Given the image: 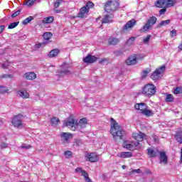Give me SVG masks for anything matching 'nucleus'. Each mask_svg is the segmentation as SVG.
<instances>
[{
  "label": "nucleus",
  "mask_w": 182,
  "mask_h": 182,
  "mask_svg": "<svg viewBox=\"0 0 182 182\" xmlns=\"http://www.w3.org/2000/svg\"><path fill=\"white\" fill-rule=\"evenodd\" d=\"M111 129H110V133L114 140H117L119 139V140H122L123 139V133H124V131L122 128V127L116 122V120L114 119L111 118Z\"/></svg>",
  "instance_id": "nucleus-1"
},
{
  "label": "nucleus",
  "mask_w": 182,
  "mask_h": 182,
  "mask_svg": "<svg viewBox=\"0 0 182 182\" xmlns=\"http://www.w3.org/2000/svg\"><path fill=\"white\" fill-rule=\"evenodd\" d=\"M63 126L75 132L77 130V121H76L73 116H70L67 119L64 120Z\"/></svg>",
  "instance_id": "nucleus-2"
},
{
  "label": "nucleus",
  "mask_w": 182,
  "mask_h": 182,
  "mask_svg": "<svg viewBox=\"0 0 182 182\" xmlns=\"http://www.w3.org/2000/svg\"><path fill=\"white\" fill-rule=\"evenodd\" d=\"M119 8V2L117 0H108L105 6V12L110 14V12H114Z\"/></svg>",
  "instance_id": "nucleus-3"
},
{
  "label": "nucleus",
  "mask_w": 182,
  "mask_h": 182,
  "mask_svg": "<svg viewBox=\"0 0 182 182\" xmlns=\"http://www.w3.org/2000/svg\"><path fill=\"white\" fill-rule=\"evenodd\" d=\"M57 75L59 77H65L66 76H69V75H72V72L70 71V65L66 63H63L61 65V70L58 71Z\"/></svg>",
  "instance_id": "nucleus-4"
},
{
  "label": "nucleus",
  "mask_w": 182,
  "mask_h": 182,
  "mask_svg": "<svg viewBox=\"0 0 182 182\" xmlns=\"http://www.w3.org/2000/svg\"><path fill=\"white\" fill-rule=\"evenodd\" d=\"M142 93L147 97H151L156 95V86L153 84H147L142 89Z\"/></svg>",
  "instance_id": "nucleus-5"
},
{
  "label": "nucleus",
  "mask_w": 182,
  "mask_h": 182,
  "mask_svg": "<svg viewBox=\"0 0 182 182\" xmlns=\"http://www.w3.org/2000/svg\"><path fill=\"white\" fill-rule=\"evenodd\" d=\"M95 4L92 1H88L83 7L80 9V12L78 13V18H85V15L89 14V11L90 9L93 8Z\"/></svg>",
  "instance_id": "nucleus-6"
},
{
  "label": "nucleus",
  "mask_w": 182,
  "mask_h": 182,
  "mask_svg": "<svg viewBox=\"0 0 182 182\" xmlns=\"http://www.w3.org/2000/svg\"><path fill=\"white\" fill-rule=\"evenodd\" d=\"M11 124L17 129H21L23 126V124H22V115H14L11 119Z\"/></svg>",
  "instance_id": "nucleus-7"
},
{
  "label": "nucleus",
  "mask_w": 182,
  "mask_h": 182,
  "mask_svg": "<svg viewBox=\"0 0 182 182\" xmlns=\"http://www.w3.org/2000/svg\"><path fill=\"white\" fill-rule=\"evenodd\" d=\"M164 70H166V66L162 65L161 68L156 69L151 75V78L153 80H157L161 77V75L164 73Z\"/></svg>",
  "instance_id": "nucleus-8"
},
{
  "label": "nucleus",
  "mask_w": 182,
  "mask_h": 182,
  "mask_svg": "<svg viewBox=\"0 0 182 182\" xmlns=\"http://www.w3.org/2000/svg\"><path fill=\"white\" fill-rule=\"evenodd\" d=\"M52 36L53 34L50 32H46L43 35V41L41 43L38 44V48H41L43 45H48V43H50V39H52Z\"/></svg>",
  "instance_id": "nucleus-9"
},
{
  "label": "nucleus",
  "mask_w": 182,
  "mask_h": 182,
  "mask_svg": "<svg viewBox=\"0 0 182 182\" xmlns=\"http://www.w3.org/2000/svg\"><path fill=\"white\" fill-rule=\"evenodd\" d=\"M143 56L140 57L139 55L134 54L127 59L126 63L129 66L132 65H136L139 59H143Z\"/></svg>",
  "instance_id": "nucleus-10"
},
{
  "label": "nucleus",
  "mask_w": 182,
  "mask_h": 182,
  "mask_svg": "<svg viewBox=\"0 0 182 182\" xmlns=\"http://www.w3.org/2000/svg\"><path fill=\"white\" fill-rule=\"evenodd\" d=\"M60 138L62 143H64V144H69L70 139L73 138V135L69 132H62L60 134Z\"/></svg>",
  "instance_id": "nucleus-11"
},
{
  "label": "nucleus",
  "mask_w": 182,
  "mask_h": 182,
  "mask_svg": "<svg viewBox=\"0 0 182 182\" xmlns=\"http://www.w3.org/2000/svg\"><path fill=\"white\" fill-rule=\"evenodd\" d=\"M132 137L137 141L136 144H134V146H137L140 141H143L144 139H146V134L144 133L139 132V133H134L132 134Z\"/></svg>",
  "instance_id": "nucleus-12"
},
{
  "label": "nucleus",
  "mask_w": 182,
  "mask_h": 182,
  "mask_svg": "<svg viewBox=\"0 0 182 182\" xmlns=\"http://www.w3.org/2000/svg\"><path fill=\"white\" fill-rule=\"evenodd\" d=\"M85 159L87 161H90V163H95L99 160V156L96 154L95 153H90V154H87L85 155Z\"/></svg>",
  "instance_id": "nucleus-13"
},
{
  "label": "nucleus",
  "mask_w": 182,
  "mask_h": 182,
  "mask_svg": "<svg viewBox=\"0 0 182 182\" xmlns=\"http://www.w3.org/2000/svg\"><path fill=\"white\" fill-rule=\"evenodd\" d=\"M136 25V20L132 19L129 21L123 27L122 31L123 32H127V31H131L133 27Z\"/></svg>",
  "instance_id": "nucleus-14"
},
{
  "label": "nucleus",
  "mask_w": 182,
  "mask_h": 182,
  "mask_svg": "<svg viewBox=\"0 0 182 182\" xmlns=\"http://www.w3.org/2000/svg\"><path fill=\"white\" fill-rule=\"evenodd\" d=\"M97 59V57L90 54L83 58V62L85 63H87V65H90L92 63H95V62H96Z\"/></svg>",
  "instance_id": "nucleus-15"
},
{
  "label": "nucleus",
  "mask_w": 182,
  "mask_h": 182,
  "mask_svg": "<svg viewBox=\"0 0 182 182\" xmlns=\"http://www.w3.org/2000/svg\"><path fill=\"white\" fill-rule=\"evenodd\" d=\"M147 105L144 102L136 103L134 105V109L136 110H141V113L142 112H144L147 109Z\"/></svg>",
  "instance_id": "nucleus-16"
},
{
  "label": "nucleus",
  "mask_w": 182,
  "mask_h": 182,
  "mask_svg": "<svg viewBox=\"0 0 182 182\" xmlns=\"http://www.w3.org/2000/svg\"><path fill=\"white\" fill-rule=\"evenodd\" d=\"M113 14L105 15L102 20V23H112L113 22Z\"/></svg>",
  "instance_id": "nucleus-17"
},
{
  "label": "nucleus",
  "mask_w": 182,
  "mask_h": 182,
  "mask_svg": "<svg viewBox=\"0 0 182 182\" xmlns=\"http://www.w3.org/2000/svg\"><path fill=\"white\" fill-rule=\"evenodd\" d=\"M147 150L148 156H149V157H157V156L160 154V151L157 149L149 148Z\"/></svg>",
  "instance_id": "nucleus-18"
},
{
  "label": "nucleus",
  "mask_w": 182,
  "mask_h": 182,
  "mask_svg": "<svg viewBox=\"0 0 182 182\" xmlns=\"http://www.w3.org/2000/svg\"><path fill=\"white\" fill-rule=\"evenodd\" d=\"M17 94L18 95V96H20V97H21L22 99H29V92H28V91L26 90H18L17 92Z\"/></svg>",
  "instance_id": "nucleus-19"
},
{
  "label": "nucleus",
  "mask_w": 182,
  "mask_h": 182,
  "mask_svg": "<svg viewBox=\"0 0 182 182\" xmlns=\"http://www.w3.org/2000/svg\"><path fill=\"white\" fill-rule=\"evenodd\" d=\"M87 124V119L86 118H82L80 119L79 123H77V129H85Z\"/></svg>",
  "instance_id": "nucleus-20"
},
{
  "label": "nucleus",
  "mask_w": 182,
  "mask_h": 182,
  "mask_svg": "<svg viewBox=\"0 0 182 182\" xmlns=\"http://www.w3.org/2000/svg\"><path fill=\"white\" fill-rule=\"evenodd\" d=\"M23 77H26L27 80H33L36 79V75L33 72H29L24 74Z\"/></svg>",
  "instance_id": "nucleus-21"
},
{
  "label": "nucleus",
  "mask_w": 182,
  "mask_h": 182,
  "mask_svg": "<svg viewBox=\"0 0 182 182\" xmlns=\"http://www.w3.org/2000/svg\"><path fill=\"white\" fill-rule=\"evenodd\" d=\"M159 156H160L161 163H164V164H167L168 158H167V155H166V153L165 152H160Z\"/></svg>",
  "instance_id": "nucleus-22"
},
{
  "label": "nucleus",
  "mask_w": 182,
  "mask_h": 182,
  "mask_svg": "<svg viewBox=\"0 0 182 182\" xmlns=\"http://www.w3.org/2000/svg\"><path fill=\"white\" fill-rule=\"evenodd\" d=\"M132 156V152H122L121 154L117 155V156L121 157V159H130Z\"/></svg>",
  "instance_id": "nucleus-23"
},
{
  "label": "nucleus",
  "mask_w": 182,
  "mask_h": 182,
  "mask_svg": "<svg viewBox=\"0 0 182 182\" xmlns=\"http://www.w3.org/2000/svg\"><path fill=\"white\" fill-rule=\"evenodd\" d=\"M155 6L156 8H164V6H166V0H158L155 3Z\"/></svg>",
  "instance_id": "nucleus-24"
},
{
  "label": "nucleus",
  "mask_w": 182,
  "mask_h": 182,
  "mask_svg": "<svg viewBox=\"0 0 182 182\" xmlns=\"http://www.w3.org/2000/svg\"><path fill=\"white\" fill-rule=\"evenodd\" d=\"M157 22V18H156V16H151L150 17L148 21H147V23L152 27L153 25H155V23Z\"/></svg>",
  "instance_id": "nucleus-25"
},
{
  "label": "nucleus",
  "mask_w": 182,
  "mask_h": 182,
  "mask_svg": "<svg viewBox=\"0 0 182 182\" xmlns=\"http://www.w3.org/2000/svg\"><path fill=\"white\" fill-rule=\"evenodd\" d=\"M118 43H119V38H116L114 37H109L108 38V43L109 45H117Z\"/></svg>",
  "instance_id": "nucleus-26"
},
{
  "label": "nucleus",
  "mask_w": 182,
  "mask_h": 182,
  "mask_svg": "<svg viewBox=\"0 0 182 182\" xmlns=\"http://www.w3.org/2000/svg\"><path fill=\"white\" fill-rule=\"evenodd\" d=\"M59 49H53L50 51L48 56L49 58H55V56H58L59 55Z\"/></svg>",
  "instance_id": "nucleus-27"
},
{
  "label": "nucleus",
  "mask_w": 182,
  "mask_h": 182,
  "mask_svg": "<svg viewBox=\"0 0 182 182\" xmlns=\"http://www.w3.org/2000/svg\"><path fill=\"white\" fill-rule=\"evenodd\" d=\"M55 18L53 16L46 17L43 19V23H52L53 21H54Z\"/></svg>",
  "instance_id": "nucleus-28"
},
{
  "label": "nucleus",
  "mask_w": 182,
  "mask_h": 182,
  "mask_svg": "<svg viewBox=\"0 0 182 182\" xmlns=\"http://www.w3.org/2000/svg\"><path fill=\"white\" fill-rule=\"evenodd\" d=\"M176 5V0H166L165 6L167 8H171V6H174Z\"/></svg>",
  "instance_id": "nucleus-29"
},
{
  "label": "nucleus",
  "mask_w": 182,
  "mask_h": 182,
  "mask_svg": "<svg viewBox=\"0 0 182 182\" xmlns=\"http://www.w3.org/2000/svg\"><path fill=\"white\" fill-rule=\"evenodd\" d=\"M134 41H136V38L132 36L127 41L126 45H127V46H132V45H134Z\"/></svg>",
  "instance_id": "nucleus-30"
},
{
  "label": "nucleus",
  "mask_w": 182,
  "mask_h": 182,
  "mask_svg": "<svg viewBox=\"0 0 182 182\" xmlns=\"http://www.w3.org/2000/svg\"><path fill=\"white\" fill-rule=\"evenodd\" d=\"M176 139L178 143H179L180 144H182V131L177 132Z\"/></svg>",
  "instance_id": "nucleus-31"
},
{
  "label": "nucleus",
  "mask_w": 182,
  "mask_h": 182,
  "mask_svg": "<svg viewBox=\"0 0 182 182\" xmlns=\"http://www.w3.org/2000/svg\"><path fill=\"white\" fill-rule=\"evenodd\" d=\"M141 113L142 114H144V116H147L148 117L150 116H153L154 114L153 112H151V110L147 108L144 111H143Z\"/></svg>",
  "instance_id": "nucleus-32"
},
{
  "label": "nucleus",
  "mask_w": 182,
  "mask_h": 182,
  "mask_svg": "<svg viewBox=\"0 0 182 182\" xmlns=\"http://www.w3.org/2000/svg\"><path fill=\"white\" fill-rule=\"evenodd\" d=\"M36 2V0H27L24 1L23 5H27L28 7L33 6V4Z\"/></svg>",
  "instance_id": "nucleus-33"
},
{
  "label": "nucleus",
  "mask_w": 182,
  "mask_h": 182,
  "mask_svg": "<svg viewBox=\"0 0 182 182\" xmlns=\"http://www.w3.org/2000/svg\"><path fill=\"white\" fill-rule=\"evenodd\" d=\"M168 23H170V20L161 21L158 24V28H161V26H166V25H168Z\"/></svg>",
  "instance_id": "nucleus-34"
},
{
  "label": "nucleus",
  "mask_w": 182,
  "mask_h": 182,
  "mask_svg": "<svg viewBox=\"0 0 182 182\" xmlns=\"http://www.w3.org/2000/svg\"><path fill=\"white\" fill-rule=\"evenodd\" d=\"M59 118L58 117H53L51 119V124L52 126H58L59 124Z\"/></svg>",
  "instance_id": "nucleus-35"
},
{
  "label": "nucleus",
  "mask_w": 182,
  "mask_h": 182,
  "mask_svg": "<svg viewBox=\"0 0 182 182\" xmlns=\"http://www.w3.org/2000/svg\"><path fill=\"white\" fill-rule=\"evenodd\" d=\"M33 21V17L30 16L29 17L26 18L23 22V25H28V23H29V22Z\"/></svg>",
  "instance_id": "nucleus-36"
},
{
  "label": "nucleus",
  "mask_w": 182,
  "mask_h": 182,
  "mask_svg": "<svg viewBox=\"0 0 182 182\" xmlns=\"http://www.w3.org/2000/svg\"><path fill=\"white\" fill-rule=\"evenodd\" d=\"M151 27L146 23L141 29V32H147Z\"/></svg>",
  "instance_id": "nucleus-37"
},
{
  "label": "nucleus",
  "mask_w": 182,
  "mask_h": 182,
  "mask_svg": "<svg viewBox=\"0 0 182 182\" xmlns=\"http://www.w3.org/2000/svg\"><path fill=\"white\" fill-rule=\"evenodd\" d=\"M173 93H174V95H181L182 87H176L175 89H173Z\"/></svg>",
  "instance_id": "nucleus-38"
},
{
  "label": "nucleus",
  "mask_w": 182,
  "mask_h": 182,
  "mask_svg": "<svg viewBox=\"0 0 182 182\" xmlns=\"http://www.w3.org/2000/svg\"><path fill=\"white\" fill-rule=\"evenodd\" d=\"M17 25H19V21L11 23L9 25L8 29H14L16 28Z\"/></svg>",
  "instance_id": "nucleus-39"
},
{
  "label": "nucleus",
  "mask_w": 182,
  "mask_h": 182,
  "mask_svg": "<svg viewBox=\"0 0 182 182\" xmlns=\"http://www.w3.org/2000/svg\"><path fill=\"white\" fill-rule=\"evenodd\" d=\"M166 102H174V97H173V95H171V94L166 95Z\"/></svg>",
  "instance_id": "nucleus-40"
},
{
  "label": "nucleus",
  "mask_w": 182,
  "mask_h": 182,
  "mask_svg": "<svg viewBox=\"0 0 182 182\" xmlns=\"http://www.w3.org/2000/svg\"><path fill=\"white\" fill-rule=\"evenodd\" d=\"M140 173H141V170H140V168L138 169H133L131 168V171L129 172V174H140Z\"/></svg>",
  "instance_id": "nucleus-41"
},
{
  "label": "nucleus",
  "mask_w": 182,
  "mask_h": 182,
  "mask_svg": "<svg viewBox=\"0 0 182 182\" xmlns=\"http://www.w3.org/2000/svg\"><path fill=\"white\" fill-rule=\"evenodd\" d=\"M149 73H150V69L147 68L145 70H144L142 72V79H144L145 77H146Z\"/></svg>",
  "instance_id": "nucleus-42"
},
{
  "label": "nucleus",
  "mask_w": 182,
  "mask_h": 182,
  "mask_svg": "<svg viewBox=\"0 0 182 182\" xmlns=\"http://www.w3.org/2000/svg\"><path fill=\"white\" fill-rule=\"evenodd\" d=\"M9 89L6 88V87L4 86H0V93H6V92H9Z\"/></svg>",
  "instance_id": "nucleus-43"
},
{
  "label": "nucleus",
  "mask_w": 182,
  "mask_h": 182,
  "mask_svg": "<svg viewBox=\"0 0 182 182\" xmlns=\"http://www.w3.org/2000/svg\"><path fill=\"white\" fill-rule=\"evenodd\" d=\"M151 38V36L150 35H147L146 37H145L143 39V42L144 43H149V42H150V39Z\"/></svg>",
  "instance_id": "nucleus-44"
},
{
  "label": "nucleus",
  "mask_w": 182,
  "mask_h": 182,
  "mask_svg": "<svg viewBox=\"0 0 182 182\" xmlns=\"http://www.w3.org/2000/svg\"><path fill=\"white\" fill-rule=\"evenodd\" d=\"M170 36H171V38H174V37L177 36V31L176 30H172L170 32Z\"/></svg>",
  "instance_id": "nucleus-45"
},
{
  "label": "nucleus",
  "mask_w": 182,
  "mask_h": 182,
  "mask_svg": "<svg viewBox=\"0 0 182 182\" xmlns=\"http://www.w3.org/2000/svg\"><path fill=\"white\" fill-rule=\"evenodd\" d=\"M133 147H134V145H133V144H127L125 145V149H128V150H133Z\"/></svg>",
  "instance_id": "nucleus-46"
},
{
  "label": "nucleus",
  "mask_w": 182,
  "mask_h": 182,
  "mask_svg": "<svg viewBox=\"0 0 182 182\" xmlns=\"http://www.w3.org/2000/svg\"><path fill=\"white\" fill-rule=\"evenodd\" d=\"M20 147L21 149H25V150H28V149H32V146L31 145H26V144H23Z\"/></svg>",
  "instance_id": "nucleus-47"
},
{
  "label": "nucleus",
  "mask_w": 182,
  "mask_h": 182,
  "mask_svg": "<svg viewBox=\"0 0 182 182\" xmlns=\"http://www.w3.org/2000/svg\"><path fill=\"white\" fill-rule=\"evenodd\" d=\"M64 155L65 157H70V156H72V151H65L64 152Z\"/></svg>",
  "instance_id": "nucleus-48"
},
{
  "label": "nucleus",
  "mask_w": 182,
  "mask_h": 182,
  "mask_svg": "<svg viewBox=\"0 0 182 182\" xmlns=\"http://www.w3.org/2000/svg\"><path fill=\"white\" fill-rule=\"evenodd\" d=\"M19 14H21V10H18L17 11L14 12L11 16L13 18H16V16H18V15H19Z\"/></svg>",
  "instance_id": "nucleus-49"
},
{
  "label": "nucleus",
  "mask_w": 182,
  "mask_h": 182,
  "mask_svg": "<svg viewBox=\"0 0 182 182\" xmlns=\"http://www.w3.org/2000/svg\"><path fill=\"white\" fill-rule=\"evenodd\" d=\"M60 6V0H58L55 4H54V7L55 8H59Z\"/></svg>",
  "instance_id": "nucleus-50"
},
{
  "label": "nucleus",
  "mask_w": 182,
  "mask_h": 182,
  "mask_svg": "<svg viewBox=\"0 0 182 182\" xmlns=\"http://www.w3.org/2000/svg\"><path fill=\"white\" fill-rule=\"evenodd\" d=\"M1 77H2L3 79L5 78V77H10V78H12V77H14V75L4 74V75H3L1 76Z\"/></svg>",
  "instance_id": "nucleus-51"
},
{
  "label": "nucleus",
  "mask_w": 182,
  "mask_h": 182,
  "mask_svg": "<svg viewBox=\"0 0 182 182\" xmlns=\"http://www.w3.org/2000/svg\"><path fill=\"white\" fill-rule=\"evenodd\" d=\"M1 149H6L8 147V144L3 142L1 144Z\"/></svg>",
  "instance_id": "nucleus-52"
},
{
  "label": "nucleus",
  "mask_w": 182,
  "mask_h": 182,
  "mask_svg": "<svg viewBox=\"0 0 182 182\" xmlns=\"http://www.w3.org/2000/svg\"><path fill=\"white\" fill-rule=\"evenodd\" d=\"M4 30H5V26L4 25L0 26V34L2 33V32H4Z\"/></svg>",
  "instance_id": "nucleus-53"
},
{
  "label": "nucleus",
  "mask_w": 182,
  "mask_h": 182,
  "mask_svg": "<svg viewBox=\"0 0 182 182\" xmlns=\"http://www.w3.org/2000/svg\"><path fill=\"white\" fill-rule=\"evenodd\" d=\"M105 62H107V58H103V59H102V60H100L99 61V63L103 64V63H105Z\"/></svg>",
  "instance_id": "nucleus-54"
},
{
  "label": "nucleus",
  "mask_w": 182,
  "mask_h": 182,
  "mask_svg": "<svg viewBox=\"0 0 182 182\" xmlns=\"http://www.w3.org/2000/svg\"><path fill=\"white\" fill-rule=\"evenodd\" d=\"M166 9H162L159 11V14L163 15L166 12Z\"/></svg>",
  "instance_id": "nucleus-55"
},
{
  "label": "nucleus",
  "mask_w": 182,
  "mask_h": 182,
  "mask_svg": "<svg viewBox=\"0 0 182 182\" xmlns=\"http://www.w3.org/2000/svg\"><path fill=\"white\" fill-rule=\"evenodd\" d=\"M122 168H123V170H126V168H127L126 165H123V166H122Z\"/></svg>",
  "instance_id": "nucleus-56"
},
{
  "label": "nucleus",
  "mask_w": 182,
  "mask_h": 182,
  "mask_svg": "<svg viewBox=\"0 0 182 182\" xmlns=\"http://www.w3.org/2000/svg\"><path fill=\"white\" fill-rule=\"evenodd\" d=\"M3 68H4V69H6V68H8V66L5 64H3Z\"/></svg>",
  "instance_id": "nucleus-57"
}]
</instances>
